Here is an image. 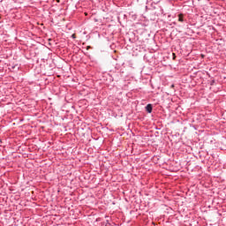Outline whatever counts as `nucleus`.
I'll use <instances>...</instances> for the list:
<instances>
[{
  "label": "nucleus",
  "mask_w": 226,
  "mask_h": 226,
  "mask_svg": "<svg viewBox=\"0 0 226 226\" xmlns=\"http://www.w3.org/2000/svg\"><path fill=\"white\" fill-rule=\"evenodd\" d=\"M146 110H147V112H148V114H151V112H153V105L147 104L146 106Z\"/></svg>",
  "instance_id": "nucleus-1"
},
{
  "label": "nucleus",
  "mask_w": 226,
  "mask_h": 226,
  "mask_svg": "<svg viewBox=\"0 0 226 226\" xmlns=\"http://www.w3.org/2000/svg\"><path fill=\"white\" fill-rule=\"evenodd\" d=\"M183 14L178 15V22H184L185 19H183Z\"/></svg>",
  "instance_id": "nucleus-2"
},
{
  "label": "nucleus",
  "mask_w": 226,
  "mask_h": 226,
  "mask_svg": "<svg viewBox=\"0 0 226 226\" xmlns=\"http://www.w3.org/2000/svg\"><path fill=\"white\" fill-rule=\"evenodd\" d=\"M56 2L60 3V1H59V0H56Z\"/></svg>",
  "instance_id": "nucleus-3"
}]
</instances>
